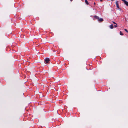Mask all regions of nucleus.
Here are the masks:
<instances>
[{
	"instance_id": "obj_15",
	"label": "nucleus",
	"mask_w": 128,
	"mask_h": 128,
	"mask_svg": "<svg viewBox=\"0 0 128 128\" xmlns=\"http://www.w3.org/2000/svg\"><path fill=\"white\" fill-rule=\"evenodd\" d=\"M71 1H72V0H70Z\"/></svg>"
},
{
	"instance_id": "obj_4",
	"label": "nucleus",
	"mask_w": 128,
	"mask_h": 128,
	"mask_svg": "<svg viewBox=\"0 0 128 128\" xmlns=\"http://www.w3.org/2000/svg\"><path fill=\"white\" fill-rule=\"evenodd\" d=\"M98 20L99 22H102L103 21V20L102 18H99Z\"/></svg>"
},
{
	"instance_id": "obj_12",
	"label": "nucleus",
	"mask_w": 128,
	"mask_h": 128,
	"mask_svg": "<svg viewBox=\"0 0 128 128\" xmlns=\"http://www.w3.org/2000/svg\"><path fill=\"white\" fill-rule=\"evenodd\" d=\"M94 5H95V4H96V3H95V2H94Z\"/></svg>"
},
{
	"instance_id": "obj_8",
	"label": "nucleus",
	"mask_w": 128,
	"mask_h": 128,
	"mask_svg": "<svg viewBox=\"0 0 128 128\" xmlns=\"http://www.w3.org/2000/svg\"><path fill=\"white\" fill-rule=\"evenodd\" d=\"M120 34L121 35H123V34L122 32L121 31H120Z\"/></svg>"
},
{
	"instance_id": "obj_10",
	"label": "nucleus",
	"mask_w": 128,
	"mask_h": 128,
	"mask_svg": "<svg viewBox=\"0 0 128 128\" xmlns=\"http://www.w3.org/2000/svg\"><path fill=\"white\" fill-rule=\"evenodd\" d=\"M114 26L115 27H117V24H116V25H114Z\"/></svg>"
},
{
	"instance_id": "obj_2",
	"label": "nucleus",
	"mask_w": 128,
	"mask_h": 128,
	"mask_svg": "<svg viewBox=\"0 0 128 128\" xmlns=\"http://www.w3.org/2000/svg\"><path fill=\"white\" fill-rule=\"evenodd\" d=\"M122 1L124 2V3L125 4H126L127 6H128V2L126 1L125 0H122Z\"/></svg>"
},
{
	"instance_id": "obj_1",
	"label": "nucleus",
	"mask_w": 128,
	"mask_h": 128,
	"mask_svg": "<svg viewBox=\"0 0 128 128\" xmlns=\"http://www.w3.org/2000/svg\"><path fill=\"white\" fill-rule=\"evenodd\" d=\"M50 61V59L48 58H46L44 60L45 62H46V64H47L48 63V62Z\"/></svg>"
},
{
	"instance_id": "obj_5",
	"label": "nucleus",
	"mask_w": 128,
	"mask_h": 128,
	"mask_svg": "<svg viewBox=\"0 0 128 128\" xmlns=\"http://www.w3.org/2000/svg\"><path fill=\"white\" fill-rule=\"evenodd\" d=\"M94 18H96L98 20V19H99V17L97 16H94Z\"/></svg>"
},
{
	"instance_id": "obj_3",
	"label": "nucleus",
	"mask_w": 128,
	"mask_h": 128,
	"mask_svg": "<svg viewBox=\"0 0 128 128\" xmlns=\"http://www.w3.org/2000/svg\"><path fill=\"white\" fill-rule=\"evenodd\" d=\"M116 7L118 8V9L120 8L119 6L118 5V1H116Z\"/></svg>"
},
{
	"instance_id": "obj_9",
	"label": "nucleus",
	"mask_w": 128,
	"mask_h": 128,
	"mask_svg": "<svg viewBox=\"0 0 128 128\" xmlns=\"http://www.w3.org/2000/svg\"><path fill=\"white\" fill-rule=\"evenodd\" d=\"M124 30L125 31H126V32L128 33V31L126 29H124Z\"/></svg>"
},
{
	"instance_id": "obj_13",
	"label": "nucleus",
	"mask_w": 128,
	"mask_h": 128,
	"mask_svg": "<svg viewBox=\"0 0 128 128\" xmlns=\"http://www.w3.org/2000/svg\"><path fill=\"white\" fill-rule=\"evenodd\" d=\"M100 0V1L101 2H102V0Z\"/></svg>"
},
{
	"instance_id": "obj_6",
	"label": "nucleus",
	"mask_w": 128,
	"mask_h": 128,
	"mask_svg": "<svg viewBox=\"0 0 128 128\" xmlns=\"http://www.w3.org/2000/svg\"><path fill=\"white\" fill-rule=\"evenodd\" d=\"M110 28H111V29H112L113 28H114V26H113V25L112 24L110 26Z\"/></svg>"
},
{
	"instance_id": "obj_11",
	"label": "nucleus",
	"mask_w": 128,
	"mask_h": 128,
	"mask_svg": "<svg viewBox=\"0 0 128 128\" xmlns=\"http://www.w3.org/2000/svg\"><path fill=\"white\" fill-rule=\"evenodd\" d=\"M113 22L114 24H116L115 23V22Z\"/></svg>"
},
{
	"instance_id": "obj_7",
	"label": "nucleus",
	"mask_w": 128,
	"mask_h": 128,
	"mask_svg": "<svg viewBox=\"0 0 128 128\" xmlns=\"http://www.w3.org/2000/svg\"><path fill=\"white\" fill-rule=\"evenodd\" d=\"M85 2L86 3L87 5H88V1L87 0H85Z\"/></svg>"
},
{
	"instance_id": "obj_14",
	"label": "nucleus",
	"mask_w": 128,
	"mask_h": 128,
	"mask_svg": "<svg viewBox=\"0 0 128 128\" xmlns=\"http://www.w3.org/2000/svg\"><path fill=\"white\" fill-rule=\"evenodd\" d=\"M111 0L112 1H113L114 0Z\"/></svg>"
}]
</instances>
